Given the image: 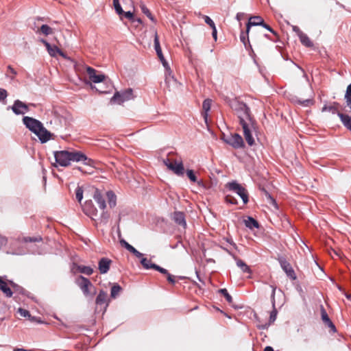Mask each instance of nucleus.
<instances>
[{
  "label": "nucleus",
  "instance_id": "nucleus-33",
  "mask_svg": "<svg viewBox=\"0 0 351 351\" xmlns=\"http://www.w3.org/2000/svg\"><path fill=\"white\" fill-rule=\"evenodd\" d=\"M294 101L295 104L304 107L311 106L314 104L313 99H301L296 98Z\"/></svg>",
  "mask_w": 351,
  "mask_h": 351
},
{
  "label": "nucleus",
  "instance_id": "nucleus-30",
  "mask_svg": "<svg viewBox=\"0 0 351 351\" xmlns=\"http://www.w3.org/2000/svg\"><path fill=\"white\" fill-rule=\"evenodd\" d=\"M77 269L80 273L86 274L87 276H90L93 274L94 270L90 266H85V265H77Z\"/></svg>",
  "mask_w": 351,
  "mask_h": 351
},
{
  "label": "nucleus",
  "instance_id": "nucleus-27",
  "mask_svg": "<svg viewBox=\"0 0 351 351\" xmlns=\"http://www.w3.org/2000/svg\"><path fill=\"white\" fill-rule=\"evenodd\" d=\"M211 104H212V100L210 99H206L203 101L202 108H203V110L204 111V112L203 113V117H204L206 122L207 121L208 112L210 109Z\"/></svg>",
  "mask_w": 351,
  "mask_h": 351
},
{
  "label": "nucleus",
  "instance_id": "nucleus-23",
  "mask_svg": "<svg viewBox=\"0 0 351 351\" xmlns=\"http://www.w3.org/2000/svg\"><path fill=\"white\" fill-rule=\"evenodd\" d=\"M346 107L348 108L349 112L351 113V83L347 86L344 95Z\"/></svg>",
  "mask_w": 351,
  "mask_h": 351
},
{
  "label": "nucleus",
  "instance_id": "nucleus-39",
  "mask_svg": "<svg viewBox=\"0 0 351 351\" xmlns=\"http://www.w3.org/2000/svg\"><path fill=\"white\" fill-rule=\"evenodd\" d=\"M113 5H114V8L116 12L119 16H122V14H123V10L122 7L119 3V0H113ZM121 18L122 19V16H121Z\"/></svg>",
  "mask_w": 351,
  "mask_h": 351
},
{
  "label": "nucleus",
  "instance_id": "nucleus-50",
  "mask_svg": "<svg viewBox=\"0 0 351 351\" xmlns=\"http://www.w3.org/2000/svg\"><path fill=\"white\" fill-rule=\"evenodd\" d=\"M226 202L227 203L234 204V205H237L238 203L237 200L234 197L230 196V195H227L226 197Z\"/></svg>",
  "mask_w": 351,
  "mask_h": 351
},
{
  "label": "nucleus",
  "instance_id": "nucleus-18",
  "mask_svg": "<svg viewBox=\"0 0 351 351\" xmlns=\"http://www.w3.org/2000/svg\"><path fill=\"white\" fill-rule=\"evenodd\" d=\"M93 199L97 203L99 207L101 210H104L106 207V200L102 196L100 191L97 189H95L93 194Z\"/></svg>",
  "mask_w": 351,
  "mask_h": 351
},
{
  "label": "nucleus",
  "instance_id": "nucleus-43",
  "mask_svg": "<svg viewBox=\"0 0 351 351\" xmlns=\"http://www.w3.org/2000/svg\"><path fill=\"white\" fill-rule=\"evenodd\" d=\"M42 237H24L23 238V241L25 242V243H28V242H40L42 241Z\"/></svg>",
  "mask_w": 351,
  "mask_h": 351
},
{
  "label": "nucleus",
  "instance_id": "nucleus-53",
  "mask_svg": "<svg viewBox=\"0 0 351 351\" xmlns=\"http://www.w3.org/2000/svg\"><path fill=\"white\" fill-rule=\"evenodd\" d=\"M110 215L107 212H105L104 210H103V212L101 215V221H104V223H106Z\"/></svg>",
  "mask_w": 351,
  "mask_h": 351
},
{
  "label": "nucleus",
  "instance_id": "nucleus-6",
  "mask_svg": "<svg viewBox=\"0 0 351 351\" xmlns=\"http://www.w3.org/2000/svg\"><path fill=\"white\" fill-rule=\"evenodd\" d=\"M222 139L226 143L230 145L234 149H240L245 147L243 138L237 133L227 136L223 135Z\"/></svg>",
  "mask_w": 351,
  "mask_h": 351
},
{
  "label": "nucleus",
  "instance_id": "nucleus-56",
  "mask_svg": "<svg viewBox=\"0 0 351 351\" xmlns=\"http://www.w3.org/2000/svg\"><path fill=\"white\" fill-rule=\"evenodd\" d=\"M245 48L247 50H250L252 54L254 55V52L253 51L252 47L250 43V40L248 39V41L246 42V46L244 45Z\"/></svg>",
  "mask_w": 351,
  "mask_h": 351
},
{
  "label": "nucleus",
  "instance_id": "nucleus-44",
  "mask_svg": "<svg viewBox=\"0 0 351 351\" xmlns=\"http://www.w3.org/2000/svg\"><path fill=\"white\" fill-rule=\"evenodd\" d=\"M47 51L51 56L55 57L60 51V49L56 45H51V47Z\"/></svg>",
  "mask_w": 351,
  "mask_h": 351
},
{
  "label": "nucleus",
  "instance_id": "nucleus-19",
  "mask_svg": "<svg viewBox=\"0 0 351 351\" xmlns=\"http://www.w3.org/2000/svg\"><path fill=\"white\" fill-rule=\"evenodd\" d=\"M35 134L38 137L42 143L47 142L51 137V133L47 130L43 125L42 128H40V130H38Z\"/></svg>",
  "mask_w": 351,
  "mask_h": 351
},
{
  "label": "nucleus",
  "instance_id": "nucleus-13",
  "mask_svg": "<svg viewBox=\"0 0 351 351\" xmlns=\"http://www.w3.org/2000/svg\"><path fill=\"white\" fill-rule=\"evenodd\" d=\"M86 71L89 79L94 83H99L105 80L106 76L104 74H96V70L92 67L88 66Z\"/></svg>",
  "mask_w": 351,
  "mask_h": 351
},
{
  "label": "nucleus",
  "instance_id": "nucleus-64",
  "mask_svg": "<svg viewBox=\"0 0 351 351\" xmlns=\"http://www.w3.org/2000/svg\"><path fill=\"white\" fill-rule=\"evenodd\" d=\"M45 46L46 47L47 51L51 47V45L48 42L45 43Z\"/></svg>",
  "mask_w": 351,
  "mask_h": 351
},
{
  "label": "nucleus",
  "instance_id": "nucleus-31",
  "mask_svg": "<svg viewBox=\"0 0 351 351\" xmlns=\"http://www.w3.org/2000/svg\"><path fill=\"white\" fill-rule=\"evenodd\" d=\"M338 105H339V104L337 102H334L333 106L324 105L322 108V112L328 111L332 114H337L338 115V113H340L338 111L337 108L336 107V106H338Z\"/></svg>",
  "mask_w": 351,
  "mask_h": 351
},
{
  "label": "nucleus",
  "instance_id": "nucleus-12",
  "mask_svg": "<svg viewBox=\"0 0 351 351\" xmlns=\"http://www.w3.org/2000/svg\"><path fill=\"white\" fill-rule=\"evenodd\" d=\"M154 48L156 52V54L158 57L159 58L160 60L161 61L162 65L166 68H169L168 63L167 62L166 60L165 59V57L162 54V49L160 47V42H159V38L157 34V33H155L154 35Z\"/></svg>",
  "mask_w": 351,
  "mask_h": 351
},
{
  "label": "nucleus",
  "instance_id": "nucleus-14",
  "mask_svg": "<svg viewBox=\"0 0 351 351\" xmlns=\"http://www.w3.org/2000/svg\"><path fill=\"white\" fill-rule=\"evenodd\" d=\"M111 263L112 261L110 259L105 257L101 258L98 263V269L100 274H106L110 269Z\"/></svg>",
  "mask_w": 351,
  "mask_h": 351
},
{
  "label": "nucleus",
  "instance_id": "nucleus-10",
  "mask_svg": "<svg viewBox=\"0 0 351 351\" xmlns=\"http://www.w3.org/2000/svg\"><path fill=\"white\" fill-rule=\"evenodd\" d=\"M76 283L85 295L90 294L89 288L93 287V286L87 278H85L83 276H80L76 280Z\"/></svg>",
  "mask_w": 351,
  "mask_h": 351
},
{
  "label": "nucleus",
  "instance_id": "nucleus-17",
  "mask_svg": "<svg viewBox=\"0 0 351 351\" xmlns=\"http://www.w3.org/2000/svg\"><path fill=\"white\" fill-rule=\"evenodd\" d=\"M120 244L122 247H125L127 250H128L130 253L133 254L137 258H143V254L138 252L136 248H134L132 245L129 244L125 240L121 239Z\"/></svg>",
  "mask_w": 351,
  "mask_h": 351
},
{
  "label": "nucleus",
  "instance_id": "nucleus-8",
  "mask_svg": "<svg viewBox=\"0 0 351 351\" xmlns=\"http://www.w3.org/2000/svg\"><path fill=\"white\" fill-rule=\"evenodd\" d=\"M23 122L26 128L34 134L38 130H40V128H42L43 125L40 121L30 117H24L23 118Z\"/></svg>",
  "mask_w": 351,
  "mask_h": 351
},
{
  "label": "nucleus",
  "instance_id": "nucleus-58",
  "mask_svg": "<svg viewBox=\"0 0 351 351\" xmlns=\"http://www.w3.org/2000/svg\"><path fill=\"white\" fill-rule=\"evenodd\" d=\"M245 16V14L243 12H239L237 14L236 19L237 21H241Z\"/></svg>",
  "mask_w": 351,
  "mask_h": 351
},
{
  "label": "nucleus",
  "instance_id": "nucleus-51",
  "mask_svg": "<svg viewBox=\"0 0 351 351\" xmlns=\"http://www.w3.org/2000/svg\"><path fill=\"white\" fill-rule=\"evenodd\" d=\"M261 26L263 27H264L265 29H267L268 31H269L270 32H271L275 36H276V37L278 36L277 32L276 31H274L269 25H267L265 22L263 23V24Z\"/></svg>",
  "mask_w": 351,
  "mask_h": 351
},
{
  "label": "nucleus",
  "instance_id": "nucleus-15",
  "mask_svg": "<svg viewBox=\"0 0 351 351\" xmlns=\"http://www.w3.org/2000/svg\"><path fill=\"white\" fill-rule=\"evenodd\" d=\"M172 219L176 224L182 226L183 228H186V222L185 215L183 212L175 211L173 214Z\"/></svg>",
  "mask_w": 351,
  "mask_h": 351
},
{
  "label": "nucleus",
  "instance_id": "nucleus-36",
  "mask_svg": "<svg viewBox=\"0 0 351 351\" xmlns=\"http://www.w3.org/2000/svg\"><path fill=\"white\" fill-rule=\"evenodd\" d=\"M141 11L143 14H145L152 22L156 23V21L152 14L149 10L146 7L145 4H141L140 5Z\"/></svg>",
  "mask_w": 351,
  "mask_h": 351
},
{
  "label": "nucleus",
  "instance_id": "nucleus-47",
  "mask_svg": "<svg viewBox=\"0 0 351 351\" xmlns=\"http://www.w3.org/2000/svg\"><path fill=\"white\" fill-rule=\"evenodd\" d=\"M122 15L124 16V17L128 19L129 20H130L132 22H135V18L134 16V14L132 12L130 11H128V12H124L123 11V14H122Z\"/></svg>",
  "mask_w": 351,
  "mask_h": 351
},
{
  "label": "nucleus",
  "instance_id": "nucleus-54",
  "mask_svg": "<svg viewBox=\"0 0 351 351\" xmlns=\"http://www.w3.org/2000/svg\"><path fill=\"white\" fill-rule=\"evenodd\" d=\"M167 278L169 283H171L172 285L176 284L175 277L173 276H172L171 274H170L169 273L167 275Z\"/></svg>",
  "mask_w": 351,
  "mask_h": 351
},
{
  "label": "nucleus",
  "instance_id": "nucleus-32",
  "mask_svg": "<svg viewBox=\"0 0 351 351\" xmlns=\"http://www.w3.org/2000/svg\"><path fill=\"white\" fill-rule=\"evenodd\" d=\"M294 101L295 104L304 107L311 106L314 104L313 99H301L296 98Z\"/></svg>",
  "mask_w": 351,
  "mask_h": 351
},
{
  "label": "nucleus",
  "instance_id": "nucleus-22",
  "mask_svg": "<svg viewBox=\"0 0 351 351\" xmlns=\"http://www.w3.org/2000/svg\"><path fill=\"white\" fill-rule=\"evenodd\" d=\"M233 258L236 261L237 265L241 268V269L244 273L251 274L252 270L247 266L244 261H243L241 259L237 258L236 256H233Z\"/></svg>",
  "mask_w": 351,
  "mask_h": 351
},
{
  "label": "nucleus",
  "instance_id": "nucleus-34",
  "mask_svg": "<svg viewBox=\"0 0 351 351\" xmlns=\"http://www.w3.org/2000/svg\"><path fill=\"white\" fill-rule=\"evenodd\" d=\"M36 33H41L45 36L51 35L53 33V29L47 25H41L40 28L36 32Z\"/></svg>",
  "mask_w": 351,
  "mask_h": 351
},
{
  "label": "nucleus",
  "instance_id": "nucleus-5",
  "mask_svg": "<svg viewBox=\"0 0 351 351\" xmlns=\"http://www.w3.org/2000/svg\"><path fill=\"white\" fill-rule=\"evenodd\" d=\"M133 98V90L130 88L123 91H117L111 98L110 101L117 104H121Z\"/></svg>",
  "mask_w": 351,
  "mask_h": 351
},
{
  "label": "nucleus",
  "instance_id": "nucleus-7",
  "mask_svg": "<svg viewBox=\"0 0 351 351\" xmlns=\"http://www.w3.org/2000/svg\"><path fill=\"white\" fill-rule=\"evenodd\" d=\"M164 165L176 175L181 176L184 175V168L182 160H175L173 162L170 161L169 158L163 159Z\"/></svg>",
  "mask_w": 351,
  "mask_h": 351
},
{
  "label": "nucleus",
  "instance_id": "nucleus-62",
  "mask_svg": "<svg viewBox=\"0 0 351 351\" xmlns=\"http://www.w3.org/2000/svg\"><path fill=\"white\" fill-rule=\"evenodd\" d=\"M264 351H274V348L271 346H266L264 349Z\"/></svg>",
  "mask_w": 351,
  "mask_h": 351
},
{
  "label": "nucleus",
  "instance_id": "nucleus-52",
  "mask_svg": "<svg viewBox=\"0 0 351 351\" xmlns=\"http://www.w3.org/2000/svg\"><path fill=\"white\" fill-rule=\"evenodd\" d=\"M8 96V93L5 89L0 88V101H4Z\"/></svg>",
  "mask_w": 351,
  "mask_h": 351
},
{
  "label": "nucleus",
  "instance_id": "nucleus-2",
  "mask_svg": "<svg viewBox=\"0 0 351 351\" xmlns=\"http://www.w3.org/2000/svg\"><path fill=\"white\" fill-rule=\"evenodd\" d=\"M56 162L61 167H68L71 161L83 162L86 165H92L93 160L88 158L84 153L74 149L53 152Z\"/></svg>",
  "mask_w": 351,
  "mask_h": 351
},
{
  "label": "nucleus",
  "instance_id": "nucleus-21",
  "mask_svg": "<svg viewBox=\"0 0 351 351\" xmlns=\"http://www.w3.org/2000/svg\"><path fill=\"white\" fill-rule=\"evenodd\" d=\"M338 117L343 126L351 132V116L347 114L338 113Z\"/></svg>",
  "mask_w": 351,
  "mask_h": 351
},
{
  "label": "nucleus",
  "instance_id": "nucleus-55",
  "mask_svg": "<svg viewBox=\"0 0 351 351\" xmlns=\"http://www.w3.org/2000/svg\"><path fill=\"white\" fill-rule=\"evenodd\" d=\"M326 325L330 328V330L333 332H336V327L334 325V324L332 322V321H330V322H328V324H326Z\"/></svg>",
  "mask_w": 351,
  "mask_h": 351
},
{
  "label": "nucleus",
  "instance_id": "nucleus-42",
  "mask_svg": "<svg viewBox=\"0 0 351 351\" xmlns=\"http://www.w3.org/2000/svg\"><path fill=\"white\" fill-rule=\"evenodd\" d=\"M75 197L79 202H80L83 199V189L79 186L75 190Z\"/></svg>",
  "mask_w": 351,
  "mask_h": 351
},
{
  "label": "nucleus",
  "instance_id": "nucleus-48",
  "mask_svg": "<svg viewBox=\"0 0 351 351\" xmlns=\"http://www.w3.org/2000/svg\"><path fill=\"white\" fill-rule=\"evenodd\" d=\"M18 312L19 313V314L21 316H23L24 317H31L30 313L26 309L19 308L18 310Z\"/></svg>",
  "mask_w": 351,
  "mask_h": 351
},
{
  "label": "nucleus",
  "instance_id": "nucleus-63",
  "mask_svg": "<svg viewBox=\"0 0 351 351\" xmlns=\"http://www.w3.org/2000/svg\"><path fill=\"white\" fill-rule=\"evenodd\" d=\"M32 320L35 321V322H38V323H42V322L40 321V318H38V317H33L32 318Z\"/></svg>",
  "mask_w": 351,
  "mask_h": 351
},
{
  "label": "nucleus",
  "instance_id": "nucleus-40",
  "mask_svg": "<svg viewBox=\"0 0 351 351\" xmlns=\"http://www.w3.org/2000/svg\"><path fill=\"white\" fill-rule=\"evenodd\" d=\"M10 283L12 285V287L14 289V291L15 292H18V293H21L22 295H25V294L26 291L23 287H21V286L14 283L12 281H10Z\"/></svg>",
  "mask_w": 351,
  "mask_h": 351
},
{
  "label": "nucleus",
  "instance_id": "nucleus-59",
  "mask_svg": "<svg viewBox=\"0 0 351 351\" xmlns=\"http://www.w3.org/2000/svg\"><path fill=\"white\" fill-rule=\"evenodd\" d=\"M212 29H213L212 36L214 38V39L216 40H217V34L216 27L214 28H212Z\"/></svg>",
  "mask_w": 351,
  "mask_h": 351
},
{
  "label": "nucleus",
  "instance_id": "nucleus-45",
  "mask_svg": "<svg viewBox=\"0 0 351 351\" xmlns=\"http://www.w3.org/2000/svg\"><path fill=\"white\" fill-rule=\"evenodd\" d=\"M186 175L191 182H197V177L195 175V173L193 170L188 169L186 171Z\"/></svg>",
  "mask_w": 351,
  "mask_h": 351
},
{
  "label": "nucleus",
  "instance_id": "nucleus-4",
  "mask_svg": "<svg viewBox=\"0 0 351 351\" xmlns=\"http://www.w3.org/2000/svg\"><path fill=\"white\" fill-rule=\"evenodd\" d=\"M226 188L237 193L243 200V204H247L249 201L248 193L247 190L237 181L228 182L226 185Z\"/></svg>",
  "mask_w": 351,
  "mask_h": 351
},
{
  "label": "nucleus",
  "instance_id": "nucleus-29",
  "mask_svg": "<svg viewBox=\"0 0 351 351\" xmlns=\"http://www.w3.org/2000/svg\"><path fill=\"white\" fill-rule=\"evenodd\" d=\"M261 190L263 195H265V197L267 198L268 203L274 206L276 208H278V204L276 203V201L270 195V193L265 188H261Z\"/></svg>",
  "mask_w": 351,
  "mask_h": 351
},
{
  "label": "nucleus",
  "instance_id": "nucleus-25",
  "mask_svg": "<svg viewBox=\"0 0 351 351\" xmlns=\"http://www.w3.org/2000/svg\"><path fill=\"white\" fill-rule=\"evenodd\" d=\"M0 290L8 297L10 298L12 296L13 292L7 285V283L2 279L0 280Z\"/></svg>",
  "mask_w": 351,
  "mask_h": 351
},
{
  "label": "nucleus",
  "instance_id": "nucleus-49",
  "mask_svg": "<svg viewBox=\"0 0 351 351\" xmlns=\"http://www.w3.org/2000/svg\"><path fill=\"white\" fill-rule=\"evenodd\" d=\"M204 21L206 24H208L211 28L215 27V23L208 16H204Z\"/></svg>",
  "mask_w": 351,
  "mask_h": 351
},
{
  "label": "nucleus",
  "instance_id": "nucleus-46",
  "mask_svg": "<svg viewBox=\"0 0 351 351\" xmlns=\"http://www.w3.org/2000/svg\"><path fill=\"white\" fill-rule=\"evenodd\" d=\"M152 267H153V268H152L153 269H155L162 274H165L167 276L169 274L168 271L166 269L161 267L160 266H159L156 264H155L154 266H152Z\"/></svg>",
  "mask_w": 351,
  "mask_h": 351
},
{
  "label": "nucleus",
  "instance_id": "nucleus-1",
  "mask_svg": "<svg viewBox=\"0 0 351 351\" xmlns=\"http://www.w3.org/2000/svg\"><path fill=\"white\" fill-rule=\"evenodd\" d=\"M228 103L239 120L247 143L250 146L254 145L255 141L252 133L256 132V121L251 114L250 108L246 104L237 99H229Z\"/></svg>",
  "mask_w": 351,
  "mask_h": 351
},
{
  "label": "nucleus",
  "instance_id": "nucleus-9",
  "mask_svg": "<svg viewBox=\"0 0 351 351\" xmlns=\"http://www.w3.org/2000/svg\"><path fill=\"white\" fill-rule=\"evenodd\" d=\"M278 261L283 269V271L286 273L287 276L291 280H295L297 276L295 273L290 265V263L286 260L285 258L280 256L278 258Z\"/></svg>",
  "mask_w": 351,
  "mask_h": 351
},
{
  "label": "nucleus",
  "instance_id": "nucleus-57",
  "mask_svg": "<svg viewBox=\"0 0 351 351\" xmlns=\"http://www.w3.org/2000/svg\"><path fill=\"white\" fill-rule=\"evenodd\" d=\"M225 239L228 243H229L231 245H232L234 248H235V249L237 248L236 243L233 242V241L231 238H226Z\"/></svg>",
  "mask_w": 351,
  "mask_h": 351
},
{
  "label": "nucleus",
  "instance_id": "nucleus-20",
  "mask_svg": "<svg viewBox=\"0 0 351 351\" xmlns=\"http://www.w3.org/2000/svg\"><path fill=\"white\" fill-rule=\"evenodd\" d=\"M95 303L97 305L101 306L103 304H106V307L108 306V302L107 293L106 291H104V290H100L99 292V294L97 295V296L96 298Z\"/></svg>",
  "mask_w": 351,
  "mask_h": 351
},
{
  "label": "nucleus",
  "instance_id": "nucleus-61",
  "mask_svg": "<svg viewBox=\"0 0 351 351\" xmlns=\"http://www.w3.org/2000/svg\"><path fill=\"white\" fill-rule=\"evenodd\" d=\"M197 182V185H198V186H202V187H205L204 184V182H203L202 180H199V181H198V180H197V182Z\"/></svg>",
  "mask_w": 351,
  "mask_h": 351
},
{
  "label": "nucleus",
  "instance_id": "nucleus-11",
  "mask_svg": "<svg viewBox=\"0 0 351 351\" xmlns=\"http://www.w3.org/2000/svg\"><path fill=\"white\" fill-rule=\"evenodd\" d=\"M11 108L15 114H24L29 111L28 106L23 101L17 99L15 100L12 106L8 107V109Z\"/></svg>",
  "mask_w": 351,
  "mask_h": 351
},
{
  "label": "nucleus",
  "instance_id": "nucleus-37",
  "mask_svg": "<svg viewBox=\"0 0 351 351\" xmlns=\"http://www.w3.org/2000/svg\"><path fill=\"white\" fill-rule=\"evenodd\" d=\"M141 263L146 269H152V266H154L155 265V263H152V261L148 260L147 258H142L141 260Z\"/></svg>",
  "mask_w": 351,
  "mask_h": 351
},
{
  "label": "nucleus",
  "instance_id": "nucleus-16",
  "mask_svg": "<svg viewBox=\"0 0 351 351\" xmlns=\"http://www.w3.org/2000/svg\"><path fill=\"white\" fill-rule=\"evenodd\" d=\"M271 287L272 288V291H271V300L273 310L270 313L269 322L271 323H273L276 319L277 313H278V311L275 307V293H276V287L273 285H271Z\"/></svg>",
  "mask_w": 351,
  "mask_h": 351
},
{
  "label": "nucleus",
  "instance_id": "nucleus-3",
  "mask_svg": "<svg viewBox=\"0 0 351 351\" xmlns=\"http://www.w3.org/2000/svg\"><path fill=\"white\" fill-rule=\"evenodd\" d=\"M264 23V20L260 16H251L246 24L245 32L241 31L240 34V40L246 46V42L248 41V34L252 26H261Z\"/></svg>",
  "mask_w": 351,
  "mask_h": 351
},
{
  "label": "nucleus",
  "instance_id": "nucleus-24",
  "mask_svg": "<svg viewBox=\"0 0 351 351\" xmlns=\"http://www.w3.org/2000/svg\"><path fill=\"white\" fill-rule=\"evenodd\" d=\"M298 36L300 38V42L304 46L307 47H311L313 46V43L306 34L299 31Z\"/></svg>",
  "mask_w": 351,
  "mask_h": 351
},
{
  "label": "nucleus",
  "instance_id": "nucleus-26",
  "mask_svg": "<svg viewBox=\"0 0 351 351\" xmlns=\"http://www.w3.org/2000/svg\"><path fill=\"white\" fill-rule=\"evenodd\" d=\"M106 197L108 198V204L110 208H114L117 204V196L112 191L106 192Z\"/></svg>",
  "mask_w": 351,
  "mask_h": 351
},
{
  "label": "nucleus",
  "instance_id": "nucleus-28",
  "mask_svg": "<svg viewBox=\"0 0 351 351\" xmlns=\"http://www.w3.org/2000/svg\"><path fill=\"white\" fill-rule=\"evenodd\" d=\"M245 225L250 229L258 228V222L252 217H248L247 219L244 221Z\"/></svg>",
  "mask_w": 351,
  "mask_h": 351
},
{
  "label": "nucleus",
  "instance_id": "nucleus-38",
  "mask_svg": "<svg viewBox=\"0 0 351 351\" xmlns=\"http://www.w3.org/2000/svg\"><path fill=\"white\" fill-rule=\"evenodd\" d=\"M218 292L225 297L226 301L229 304H231L233 302L232 297L229 294L226 289H220L218 290Z\"/></svg>",
  "mask_w": 351,
  "mask_h": 351
},
{
  "label": "nucleus",
  "instance_id": "nucleus-35",
  "mask_svg": "<svg viewBox=\"0 0 351 351\" xmlns=\"http://www.w3.org/2000/svg\"><path fill=\"white\" fill-rule=\"evenodd\" d=\"M121 290L122 288L119 284H114L110 290V297L112 298H116Z\"/></svg>",
  "mask_w": 351,
  "mask_h": 351
},
{
  "label": "nucleus",
  "instance_id": "nucleus-60",
  "mask_svg": "<svg viewBox=\"0 0 351 351\" xmlns=\"http://www.w3.org/2000/svg\"><path fill=\"white\" fill-rule=\"evenodd\" d=\"M8 69L10 71V73H12L14 75H16V71L11 66H8Z\"/></svg>",
  "mask_w": 351,
  "mask_h": 351
},
{
  "label": "nucleus",
  "instance_id": "nucleus-41",
  "mask_svg": "<svg viewBox=\"0 0 351 351\" xmlns=\"http://www.w3.org/2000/svg\"><path fill=\"white\" fill-rule=\"evenodd\" d=\"M321 315H322V321L324 322V323L325 324H328V322H330L331 321L330 319L326 310L324 309V308L323 306H322V308H321Z\"/></svg>",
  "mask_w": 351,
  "mask_h": 351
}]
</instances>
